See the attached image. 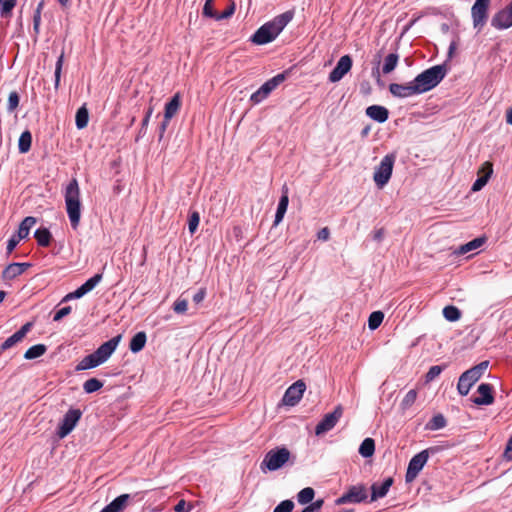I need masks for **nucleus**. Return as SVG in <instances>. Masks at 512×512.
<instances>
[{"label":"nucleus","mask_w":512,"mask_h":512,"mask_svg":"<svg viewBox=\"0 0 512 512\" xmlns=\"http://www.w3.org/2000/svg\"><path fill=\"white\" fill-rule=\"evenodd\" d=\"M294 12L286 11L271 21L263 24L252 35L251 41L257 45H264L272 42L293 19Z\"/></svg>","instance_id":"1"},{"label":"nucleus","mask_w":512,"mask_h":512,"mask_svg":"<svg viewBox=\"0 0 512 512\" xmlns=\"http://www.w3.org/2000/svg\"><path fill=\"white\" fill-rule=\"evenodd\" d=\"M447 73L448 68L446 64L435 65L421 72L414 79L419 93L422 94L435 88Z\"/></svg>","instance_id":"2"},{"label":"nucleus","mask_w":512,"mask_h":512,"mask_svg":"<svg viewBox=\"0 0 512 512\" xmlns=\"http://www.w3.org/2000/svg\"><path fill=\"white\" fill-rule=\"evenodd\" d=\"M290 458L291 453L286 447H275L265 454L260 463V469L262 472L279 470L289 462Z\"/></svg>","instance_id":"3"},{"label":"nucleus","mask_w":512,"mask_h":512,"mask_svg":"<svg viewBox=\"0 0 512 512\" xmlns=\"http://www.w3.org/2000/svg\"><path fill=\"white\" fill-rule=\"evenodd\" d=\"M489 362L482 361L474 367L465 371L458 380L457 390L460 395L466 396L471 387L481 378L486 369L488 368Z\"/></svg>","instance_id":"4"},{"label":"nucleus","mask_w":512,"mask_h":512,"mask_svg":"<svg viewBox=\"0 0 512 512\" xmlns=\"http://www.w3.org/2000/svg\"><path fill=\"white\" fill-rule=\"evenodd\" d=\"M440 450L439 447H429L425 450H422L418 454L414 455L408 464V468L405 475V480L407 483L412 482L419 472L423 469L424 465L427 463L429 455L435 454Z\"/></svg>","instance_id":"5"},{"label":"nucleus","mask_w":512,"mask_h":512,"mask_svg":"<svg viewBox=\"0 0 512 512\" xmlns=\"http://www.w3.org/2000/svg\"><path fill=\"white\" fill-rule=\"evenodd\" d=\"M396 161V154L385 155L378 166H376L373 180L378 188H383L390 180L393 167Z\"/></svg>","instance_id":"6"},{"label":"nucleus","mask_w":512,"mask_h":512,"mask_svg":"<svg viewBox=\"0 0 512 512\" xmlns=\"http://www.w3.org/2000/svg\"><path fill=\"white\" fill-rule=\"evenodd\" d=\"M490 1L491 0H476L471 8L473 26L478 31L484 27L487 21V12Z\"/></svg>","instance_id":"7"},{"label":"nucleus","mask_w":512,"mask_h":512,"mask_svg":"<svg viewBox=\"0 0 512 512\" xmlns=\"http://www.w3.org/2000/svg\"><path fill=\"white\" fill-rule=\"evenodd\" d=\"M343 414L341 405H338L333 412L327 413L323 419L316 425L315 434L317 436L325 434L335 427Z\"/></svg>","instance_id":"8"},{"label":"nucleus","mask_w":512,"mask_h":512,"mask_svg":"<svg viewBox=\"0 0 512 512\" xmlns=\"http://www.w3.org/2000/svg\"><path fill=\"white\" fill-rule=\"evenodd\" d=\"M66 213L68 214L71 226L76 229L81 218V202L79 197L66 195Z\"/></svg>","instance_id":"9"},{"label":"nucleus","mask_w":512,"mask_h":512,"mask_svg":"<svg viewBox=\"0 0 512 512\" xmlns=\"http://www.w3.org/2000/svg\"><path fill=\"white\" fill-rule=\"evenodd\" d=\"M306 385L302 380L293 383L285 392L283 396V403L288 406L296 405L303 396Z\"/></svg>","instance_id":"10"},{"label":"nucleus","mask_w":512,"mask_h":512,"mask_svg":"<svg viewBox=\"0 0 512 512\" xmlns=\"http://www.w3.org/2000/svg\"><path fill=\"white\" fill-rule=\"evenodd\" d=\"M491 25L499 30L508 29L512 26V1L492 17Z\"/></svg>","instance_id":"11"},{"label":"nucleus","mask_w":512,"mask_h":512,"mask_svg":"<svg viewBox=\"0 0 512 512\" xmlns=\"http://www.w3.org/2000/svg\"><path fill=\"white\" fill-rule=\"evenodd\" d=\"M352 63V58L349 55L342 56L330 72L329 81L332 83L339 82L351 70Z\"/></svg>","instance_id":"12"},{"label":"nucleus","mask_w":512,"mask_h":512,"mask_svg":"<svg viewBox=\"0 0 512 512\" xmlns=\"http://www.w3.org/2000/svg\"><path fill=\"white\" fill-rule=\"evenodd\" d=\"M102 280V274H95L93 277L89 278L85 283H83L79 288L75 291L66 294V302L74 299H80L85 296L87 293L92 291Z\"/></svg>","instance_id":"13"},{"label":"nucleus","mask_w":512,"mask_h":512,"mask_svg":"<svg viewBox=\"0 0 512 512\" xmlns=\"http://www.w3.org/2000/svg\"><path fill=\"white\" fill-rule=\"evenodd\" d=\"M389 91L394 97L398 98H408L420 94L414 80L406 84L391 83Z\"/></svg>","instance_id":"14"},{"label":"nucleus","mask_w":512,"mask_h":512,"mask_svg":"<svg viewBox=\"0 0 512 512\" xmlns=\"http://www.w3.org/2000/svg\"><path fill=\"white\" fill-rule=\"evenodd\" d=\"M120 339V335L113 337L110 340L104 342L93 352L101 364L107 361L108 358L112 355V353L116 350L120 342Z\"/></svg>","instance_id":"15"},{"label":"nucleus","mask_w":512,"mask_h":512,"mask_svg":"<svg viewBox=\"0 0 512 512\" xmlns=\"http://www.w3.org/2000/svg\"><path fill=\"white\" fill-rule=\"evenodd\" d=\"M477 392L480 396L473 399L476 405H491L494 402L493 387L491 384L481 383L477 388Z\"/></svg>","instance_id":"16"},{"label":"nucleus","mask_w":512,"mask_h":512,"mask_svg":"<svg viewBox=\"0 0 512 512\" xmlns=\"http://www.w3.org/2000/svg\"><path fill=\"white\" fill-rule=\"evenodd\" d=\"M33 324L28 322L24 324L17 332L8 337L1 345L0 352L7 350L13 347L18 342L22 341V339L26 336V334L31 330Z\"/></svg>","instance_id":"17"},{"label":"nucleus","mask_w":512,"mask_h":512,"mask_svg":"<svg viewBox=\"0 0 512 512\" xmlns=\"http://www.w3.org/2000/svg\"><path fill=\"white\" fill-rule=\"evenodd\" d=\"M393 484V478L388 477L382 483L375 482L371 486V501H376L387 495L390 487Z\"/></svg>","instance_id":"18"},{"label":"nucleus","mask_w":512,"mask_h":512,"mask_svg":"<svg viewBox=\"0 0 512 512\" xmlns=\"http://www.w3.org/2000/svg\"><path fill=\"white\" fill-rule=\"evenodd\" d=\"M130 498L131 496L129 494H121L106 505L100 512H124Z\"/></svg>","instance_id":"19"},{"label":"nucleus","mask_w":512,"mask_h":512,"mask_svg":"<svg viewBox=\"0 0 512 512\" xmlns=\"http://www.w3.org/2000/svg\"><path fill=\"white\" fill-rule=\"evenodd\" d=\"M366 115L378 123H384L389 117V111L384 106L371 105L366 108Z\"/></svg>","instance_id":"20"},{"label":"nucleus","mask_w":512,"mask_h":512,"mask_svg":"<svg viewBox=\"0 0 512 512\" xmlns=\"http://www.w3.org/2000/svg\"><path fill=\"white\" fill-rule=\"evenodd\" d=\"M30 266L28 263H11L3 271V278L5 280H12L21 275Z\"/></svg>","instance_id":"21"},{"label":"nucleus","mask_w":512,"mask_h":512,"mask_svg":"<svg viewBox=\"0 0 512 512\" xmlns=\"http://www.w3.org/2000/svg\"><path fill=\"white\" fill-rule=\"evenodd\" d=\"M485 242L484 238L478 237L475 238L461 246H459L455 251L454 254L456 255H465L469 252H472L478 248H480Z\"/></svg>","instance_id":"22"},{"label":"nucleus","mask_w":512,"mask_h":512,"mask_svg":"<svg viewBox=\"0 0 512 512\" xmlns=\"http://www.w3.org/2000/svg\"><path fill=\"white\" fill-rule=\"evenodd\" d=\"M347 492L351 503H360L367 499V491L363 485L351 486Z\"/></svg>","instance_id":"23"},{"label":"nucleus","mask_w":512,"mask_h":512,"mask_svg":"<svg viewBox=\"0 0 512 512\" xmlns=\"http://www.w3.org/2000/svg\"><path fill=\"white\" fill-rule=\"evenodd\" d=\"M82 416L80 409H69L66 412V435H68L76 426Z\"/></svg>","instance_id":"24"},{"label":"nucleus","mask_w":512,"mask_h":512,"mask_svg":"<svg viewBox=\"0 0 512 512\" xmlns=\"http://www.w3.org/2000/svg\"><path fill=\"white\" fill-rule=\"evenodd\" d=\"M146 341H147V336H146L145 332L140 331V332L136 333L132 337L130 344H129V348H130L131 352H133V353L140 352L144 348Z\"/></svg>","instance_id":"25"},{"label":"nucleus","mask_w":512,"mask_h":512,"mask_svg":"<svg viewBox=\"0 0 512 512\" xmlns=\"http://www.w3.org/2000/svg\"><path fill=\"white\" fill-rule=\"evenodd\" d=\"M180 96L175 94L168 103L165 105L164 118L170 120L180 108Z\"/></svg>","instance_id":"26"},{"label":"nucleus","mask_w":512,"mask_h":512,"mask_svg":"<svg viewBox=\"0 0 512 512\" xmlns=\"http://www.w3.org/2000/svg\"><path fill=\"white\" fill-rule=\"evenodd\" d=\"M289 204V198L287 193H284L279 200L276 214H275V220H274V226H277L284 218V215L287 211V207Z\"/></svg>","instance_id":"27"},{"label":"nucleus","mask_w":512,"mask_h":512,"mask_svg":"<svg viewBox=\"0 0 512 512\" xmlns=\"http://www.w3.org/2000/svg\"><path fill=\"white\" fill-rule=\"evenodd\" d=\"M101 365L100 361L96 358L94 353L85 356L76 366L77 371L92 369Z\"/></svg>","instance_id":"28"},{"label":"nucleus","mask_w":512,"mask_h":512,"mask_svg":"<svg viewBox=\"0 0 512 512\" xmlns=\"http://www.w3.org/2000/svg\"><path fill=\"white\" fill-rule=\"evenodd\" d=\"M37 220L35 217L28 216L26 217L20 224L19 229L17 231L18 238H26L29 233L30 229L36 224Z\"/></svg>","instance_id":"29"},{"label":"nucleus","mask_w":512,"mask_h":512,"mask_svg":"<svg viewBox=\"0 0 512 512\" xmlns=\"http://www.w3.org/2000/svg\"><path fill=\"white\" fill-rule=\"evenodd\" d=\"M358 452L364 458L371 457L375 452V441L372 438H365L360 444Z\"/></svg>","instance_id":"30"},{"label":"nucleus","mask_w":512,"mask_h":512,"mask_svg":"<svg viewBox=\"0 0 512 512\" xmlns=\"http://www.w3.org/2000/svg\"><path fill=\"white\" fill-rule=\"evenodd\" d=\"M399 55L397 53H390L384 59L382 72L384 74L391 73L397 66Z\"/></svg>","instance_id":"31"},{"label":"nucleus","mask_w":512,"mask_h":512,"mask_svg":"<svg viewBox=\"0 0 512 512\" xmlns=\"http://www.w3.org/2000/svg\"><path fill=\"white\" fill-rule=\"evenodd\" d=\"M447 422L445 417L442 414L434 415L430 421L426 424V429L436 431L443 429L446 426Z\"/></svg>","instance_id":"32"},{"label":"nucleus","mask_w":512,"mask_h":512,"mask_svg":"<svg viewBox=\"0 0 512 512\" xmlns=\"http://www.w3.org/2000/svg\"><path fill=\"white\" fill-rule=\"evenodd\" d=\"M89 120V113L85 106L80 107L75 116V122L78 129H83L87 126Z\"/></svg>","instance_id":"33"},{"label":"nucleus","mask_w":512,"mask_h":512,"mask_svg":"<svg viewBox=\"0 0 512 512\" xmlns=\"http://www.w3.org/2000/svg\"><path fill=\"white\" fill-rule=\"evenodd\" d=\"M443 316L447 321L456 322L461 318V311L453 305H448L443 308Z\"/></svg>","instance_id":"34"},{"label":"nucleus","mask_w":512,"mask_h":512,"mask_svg":"<svg viewBox=\"0 0 512 512\" xmlns=\"http://www.w3.org/2000/svg\"><path fill=\"white\" fill-rule=\"evenodd\" d=\"M31 143H32V135H31V133L28 130L24 131L20 135V138H19V142H18V149H19V151L21 153L28 152L30 150Z\"/></svg>","instance_id":"35"},{"label":"nucleus","mask_w":512,"mask_h":512,"mask_svg":"<svg viewBox=\"0 0 512 512\" xmlns=\"http://www.w3.org/2000/svg\"><path fill=\"white\" fill-rule=\"evenodd\" d=\"M314 496V489L311 487H306L299 491V493L297 494V501L302 505H306L313 500Z\"/></svg>","instance_id":"36"},{"label":"nucleus","mask_w":512,"mask_h":512,"mask_svg":"<svg viewBox=\"0 0 512 512\" xmlns=\"http://www.w3.org/2000/svg\"><path fill=\"white\" fill-rule=\"evenodd\" d=\"M46 351V346L43 344H37L30 347L24 354V358L27 360H33L42 356Z\"/></svg>","instance_id":"37"},{"label":"nucleus","mask_w":512,"mask_h":512,"mask_svg":"<svg viewBox=\"0 0 512 512\" xmlns=\"http://www.w3.org/2000/svg\"><path fill=\"white\" fill-rule=\"evenodd\" d=\"M270 93H271V90L268 89V85L263 84L257 91H255L251 95L250 100L254 104H259L264 99H266Z\"/></svg>","instance_id":"38"},{"label":"nucleus","mask_w":512,"mask_h":512,"mask_svg":"<svg viewBox=\"0 0 512 512\" xmlns=\"http://www.w3.org/2000/svg\"><path fill=\"white\" fill-rule=\"evenodd\" d=\"M103 387V382L97 378H90L83 384V389L87 394L94 393Z\"/></svg>","instance_id":"39"},{"label":"nucleus","mask_w":512,"mask_h":512,"mask_svg":"<svg viewBox=\"0 0 512 512\" xmlns=\"http://www.w3.org/2000/svg\"><path fill=\"white\" fill-rule=\"evenodd\" d=\"M384 319V314L381 311H374L368 318V327L370 330L377 329Z\"/></svg>","instance_id":"40"},{"label":"nucleus","mask_w":512,"mask_h":512,"mask_svg":"<svg viewBox=\"0 0 512 512\" xmlns=\"http://www.w3.org/2000/svg\"><path fill=\"white\" fill-rule=\"evenodd\" d=\"M416 398H417L416 390H414V389L409 390L401 401V408L403 410L410 408L414 404Z\"/></svg>","instance_id":"41"},{"label":"nucleus","mask_w":512,"mask_h":512,"mask_svg":"<svg viewBox=\"0 0 512 512\" xmlns=\"http://www.w3.org/2000/svg\"><path fill=\"white\" fill-rule=\"evenodd\" d=\"M15 0H0V12L2 17H9L15 7Z\"/></svg>","instance_id":"42"},{"label":"nucleus","mask_w":512,"mask_h":512,"mask_svg":"<svg viewBox=\"0 0 512 512\" xmlns=\"http://www.w3.org/2000/svg\"><path fill=\"white\" fill-rule=\"evenodd\" d=\"M63 60H64V50L61 51V53L58 57V61L56 63V68H55V72H54L55 89H58V87L60 85Z\"/></svg>","instance_id":"43"},{"label":"nucleus","mask_w":512,"mask_h":512,"mask_svg":"<svg viewBox=\"0 0 512 512\" xmlns=\"http://www.w3.org/2000/svg\"><path fill=\"white\" fill-rule=\"evenodd\" d=\"M493 173V165L491 162H485L482 164V166L480 167L479 171H478V177H482L486 180V182L488 183L491 175Z\"/></svg>","instance_id":"44"},{"label":"nucleus","mask_w":512,"mask_h":512,"mask_svg":"<svg viewBox=\"0 0 512 512\" xmlns=\"http://www.w3.org/2000/svg\"><path fill=\"white\" fill-rule=\"evenodd\" d=\"M35 238L40 245L46 246L50 240V233L47 229H38L35 231Z\"/></svg>","instance_id":"45"},{"label":"nucleus","mask_w":512,"mask_h":512,"mask_svg":"<svg viewBox=\"0 0 512 512\" xmlns=\"http://www.w3.org/2000/svg\"><path fill=\"white\" fill-rule=\"evenodd\" d=\"M200 222V216L198 212H193L189 217L188 229L191 234L195 233Z\"/></svg>","instance_id":"46"},{"label":"nucleus","mask_w":512,"mask_h":512,"mask_svg":"<svg viewBox=\"0 0 512 512\" xmlns=\"http://www.w3.org/2000/svg\"><path fill=\"white\" fill-rule=\"evenodd\" d=\"M235 10L236 4L232 1L222 13H217L216 20H224L230 18L234 14Z\"/></svg>","instance_id":"47"},{"label":"nucleus","mask_w":512,"mask_h":512,"mask_svg":"<svg viewBox=\"0 0 512 512\" xmlns=\"http://www.w3.org/2000/svg\"><path fill=\"white\" fill-rule=\"evenodd\" d=\"M293 508L294 503L292 500H284L274 508L273 512H291Z\"/></svg>","instance_id":"48"},{"label":"nucleus","mask_w":512,"mask_h":512,"mask_svg":"<svg viewBox=\"0 0 512 512\" xmlns=\"http://www.w3.org/2000/svg\"><path fill=\"white\" fill-rule=\"evenodd\" d=\"M19 105V95L17 92L13 91L9 94L8 97V111L12 112L14 111Z\"/></svg>","instance_id":"49"},{"label":"nucleus","mask_w":512,"mask_h":512,"mask_svg":"<svg viewBox=\"0 0 512 512\" xmlns=\"http://www.w3.org/2000/svg\"><path fill=\"white\" fill-rule=\"evenodd\" d=\"M203 15L216 20L217 13L213 9V0H206L203 7Z\"/></svg>","instance_id":"50"},{"label":"nucleus","mask_w":512,"mask_h":512,"mask_svg":"<svg viewBox=\"0 0 512 512\" xmlns=\"http://www.w3.org/2000/svg\"><path fill=\"white\" fill-rule=\"evenodd\" d=\"M187 307H188V302L186 299H177L175 302H174V305H173V309L176 313L178 314H183L187 311Z\"/></svg>","instance_id":"51"},{"label":"nucleus","mask_w":512,"mask_h":512,"mask_svg":"<svg viewBox=\"0 0 512 512\" xmlns=\"http://www.w3.org/2000/svg\"><path fill=\"white\" fill-rule=\"evenodd\" d=\"M442 371H443L442 366H439V365L431 366L429 371L426 374L427 381L434 380L437 376H439L441 374Z\"/></svg>","instance_id":"52"},{"label":"nucleus","mask_w":512,"mask_h":512,"mask_svg":"<svg viewBox=\"0 0 512 512\" xmlns=\"http://www.w3.org/2000/svg\"><path fill=\"white\" fill-rule=\"evenodd\" d=\"M68 192L69 197H79V187L77 184V181L73 179L67 186H66V193Z\"/></svg>","instance_id":"53"},{"label":"nucleus","mask_w":512,"mask_h":512,"mask_svg":"<svg viewBox=\"0 0 512 512\" xmlns=\"http://www.w3.org/2000/svg\"><path fill=\"white\" fill-rule=\"evenodd\" d=\"M324 500L318 499L315 502L310 503L308 506L305 507V512H317L321 509L323 506Z\"/></svg>","instance_id":"54"},{"label":"nucleus","mask_w":512,"mask_h":512,"mask_svg":"<svg viewBox=\"0 0 512 512\" xmlns=\"http://www.w3.org/2000/svg\"><path fill=\"white\" fill-rule=\"evenodd\" d=\"M22 240V238H18V235H12L10 239L7 242V253L10 254L15 247L18 245L19 241Z\"/></svg>","instance_id":"55"},{"label":"nucleus","mask_w":512,"mask_h":512,"mask_svg":"<svg viewBox=\"0 0 512 512\" xmlns=\"http://www.w3.org/2000/svg\"><path fill=\"white\" fill-rule=\"evenodd\" d=\"M152 112H153V109L152 107H150L147 112H146V115L144 117V119L142 120V125H141V129H140V134H145L146 132V128L148 126V123H149V120H150V117L152 115Z\"/></svg>","instance_id":"56"},{"label":"nucleus","mask_w":512,"mask_h":512,"mask_svg":"<svg viewBox=\"0 0 512 512\" xmlns=\"http://www.w3.org/2000/svg\"><path fill=\"white\" fill-rule=\"evenodd\" d=\"M487 184L486 180L482 177H478L473 183L471 190L473 192L480 191Z\"/></svg>","instance_id":"57"},{"label":"nucleus","mask_w":512,"mask_h":512,"mask_svg":"<svg viewBox=\"0 0 512 512\" xmlns=\"http://www.w3.org/2000/svg\"><path fill=\"white\" fill-rule=\"evenodd\" d=\"M176 512H189L191 507L187 505L185 500H180L174 507Z\"/></svg>","instance_id":"58"},{"label":"nucleus","mask_w":512,"mask_h":512,"mask_svg":"<svg viewBox=\"0 0 512 512\" xmlns=\"http://www.w3.org/2000/svg\"><path fill=\"white\" fill-rule=\"evenodd\" d=\"M206 296V290L204 288L199 289L194 295H193V301L196 304L201 303Z\"/></svg>","instance_id":"59"},{"label":"nucleus","mask_w":512,"mask_h":512,"mask_svg":"<svg viewBox=\"0 0 512 512\" xmlns=\"http://www.w3.org/2000/svg\"><path fill=\"white\" fill-rule=\"evenodd\" d=\"M506 460H512V435L510 436L503 454Z\"/></svg>","instance_id":"60"},{"label":"nucleus","mask_w":512,"mask_h":512,"mask_svg":"<svg viewBox=\"0 0 512 512\" xmlns=\"http://www.w3.org/2000/svg\"><path fill=\"white\" fill-rule=\"evenodd\" d=\"M329 236H330V231L327 227L322 228L317 233V238L322 241H327L329 239Z\"/></svg>","instance_id":"61"},{"label":"nucleus","mask_w":512,"mask_h":512,"mask_svg":"<svg viewBox=\"0 0 512 512\" xmlns=\"http://www.w3.org/2000/svg\"><path fill=\"white\" fill-rule=\"evenodd\" d=\"M384 235H385V231L383 228H379L377 230H375L372 234V238L373 240L377 241V242H380L383 240L384 238Z\"/></svg>","instance_id":"62"},{"label":"nucleus","mask_w":512,"mask_h":512,"mask_svg":"<svg viewBox=\"0 0 512 512\" xmlns=\"http://www.w3.org/2000/svg\"><path fill=\"white\" fill-rule=\"evenodd\" d=\"M336 503L338 505H341V504H345V503H351V499L350 497L348 496V492H346L345 494H343L341 497H339L337 500H336Z\"/></svg>","instance_id":"63"},{"label":"nucleus","mask_w":512,"mask_h":512,"mask_svg":"<svg viewBox=\"0 0 512 512\" xmlns=\"http://www.w3.org/2000/svg\"><path fill=\"white\" fill-rule=\"evenodd\" d=\"M57 435L60 439L64 438V419L60 420L58 423Z\"/></svg>","instance_id":"64"}]
</instances>
